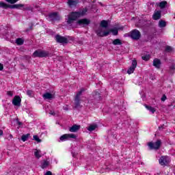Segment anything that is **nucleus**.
<instances>
[{
    "mask_svg": "<svg viewBox=\"0 0 175 175\" xmlns=\"http://www.w3.org/2000/svg\"><path fill=\"white\" fill-rule=\"evenodd\" d=\"M96 33L98 36L100 38H104L105 36H109L110 35V31H103L102 29H98L96 31Z\"/></svg>",
    "mask_w": 175,
    "mask_h": 175,
    "instance_id": "nucleus-11",
    "label": "nucleus"
},
{
    "mask_svg": "<svg viewBox=\"0 0 175 175\" xmlns=\"http://www.w3.org/2000/svg\"><path fill=\"white\" fill-rule=\"evenodd\" d=\"M51 116H55V112L51 111L49 113Z\"/></svg>",
    "mask_w": 175,
    "mask_h": 175,
    "instance_id": "nucleus-46",
    "label": "nucleus"
},
{
    "mask_svg": "<svg viewBox=\"0 0 175 175\" xmlns=\"http://www.w3.org/2000/svg\"><path fill=\"white\" fill-rule=\"evenodd\" d=\"M44 175H53V173L51 171H47Z\"/></svg>",
    "mask_w": 175,
    "mask_h": 175,
    "instance_id": "nucleus-43",
    "label": "nucleus"
},
{
    "mask_svg": "<svg viewBox=\"0 0 175 175\" xmlns=\"http://www.w3.org/2000/svg\"><path fill=\"white\" fill-rule=\"evenodd\" d=\"M33 139H34L36 142H37L38 143H41L42 142V139H40L39 138V136L38 135H33Z\"/></svg>",
    "mask_w": 175,
    "mask_h": 175,
    "instance_id": "nucleus-35",
    "label": "nucleus"
},
{
    "mask_svg": "<svg viewBox=\"0 0 175 175\" xmlns=\"http://www.w3.org/2000/svg\"><path fill=\"white\" fill-rule=\"evenodd\" d=\"M166 5H167V2L165 1H161L159 3V6L161 9H165V8H166Z\"/></svg>",
    "mask_w": 175,
    "mask_h": 175,
    "instance_id": "nucleus-28",
    "label": "nucleus"
},
{
    "mask_svg": "<svg viewBox=\"0 0 175 175\" xmlns=\"http://www.w3.org/2000/svg\"><path fill=\"white\" fill-rule=\"evenodd\" d=\"M159 163L161 166H166L170 163V159L167 156H161L159 159Z\"/></svg>",
    "mask_w": 175,
    "mask_h": 175,
    "instance_id": "nucleus-6",
    "label": "nucleus"
},
{
    "mask_svg": "<svg viewBox=\"0 0 175 175\" xmlns=\"http://www.w3.org/2000/svg\"><path fill=\"white\" fill-rule=\"evenodd\" d=\"M46 20H48V21H51L52 23L54 21H59L61 20V16L58 12H51L46 16Z\"/></svg>",
    "mask_w": 175,
    "mask_h": 175,
    "instance_id": "nucleus-3",
    "label": "nucleus"
},
{
    "mask_svg": "<svg viewBox=\"0 0 175 175\" xmlns=\"http://www.w3.org/2000/svg\"><path fill=\"white\" fill-rule=\"evenodd\" d=\"M7 95H8V96H13V92L8 91L7 92Z\"/></svg>",
    "mask_w": 175,
    "mask_h": 175,
    "instance_id": "nucleus-40",
    "label": "nucleus"
},
{
    "mask_svg": "<svg viewBox=\"0 0 175 175\" xmlns=\"http://www.w3.org/2000/svg\"><path fill=\"white\" fill-rule=\"evenodd\" d=\"M33 57H38L40 58H44V57H49V52L44 51H36L33 53Z\"/></svg>",
    "mask_w": 175,
    "mask_h": 175,
    "instance_id": "nucleus-7",
    "label": "nucleus"
},
{
    "mask_svg": "<svg viewBox=\"0 0 175 175\" xmlns=\"http://www.w3.org/2000/svg\"><path fill=\"white\" fill-rule=\"evenodd\" d=\"M76 135L71 134H64L62 135L59 138L60 142H66V140H69V139H76Z\"/></svg>",
    "mask_w": 175,
    "mask_h": 175,
    "instance_id": "nucleus-8",
    "label": "nucleus"
},
{
    "mask_svg": "<svg viewBox=\"0 0 175 175\" xmlns=\"http://www.w3.org/2000/svg\"><path fill=\"white\" fill-rule=\"evenodd\" d=\"M130 37L133 40H139L142 37V34L140 33V31H139V30L133 29L130 32Z\"/></svg>",
    "mask_w": 175,
    "mask_h": 175,
    "instance_id": "nucleus-5",
    "label": "nucleus"
},
{
    "mask_svg": "<svg viewBox=\"0 0 175 175\" xmlns=\"http://www.w3.org/2000/svg\"><path fill=\"white\" fill-rule=\"evenodd\" d=\"M174 70H175V64H172L168 70V73H170V75H174Z\"/></svg>",
    "mask_w": 175,
    "mask_h": 175,
    "instance_id": "nucleus-23",
    "label": "nucleus"
},
{
    "mask_svg": "<svg viewBox=\"0 0 175 175\" xmlns=\"http://www.w3.org/2000/svg\"><path fill=\"white\" fill-rule=\"evenodd\" d=\"M27 95L28 96H29L30 98H32V96L33 95V91H32V90H27Z\"/></svg>",
    "mask_w": 175,
    "mask_h": 175,
    "instance_id": "nucleus-37",
    "label": "nucleus"
},
{
    "mask_svg": "<svg viewBox=\"0 0 175 175\" xmlns=\"http://www.w3.org/2000/svg\"><path fill=\"white\" fill-rule=\"evenodd\" d=\"M161 144H162V141H161V139H158L154 143L149 142L148 144V146L150 150H159Z\"/></svg>",
    "mask_w": 175,
    "mask_h": 175,
    "instance_id": "nucleus-4",
    "label": "nucleus"
},
{
    "mask_svg": "<svg viewBox=\"0 0 175 175\" xmlns=\"http://www.w3.org/2000/svg\"><path fill=\"white\" fill-rule=\"evenodd\" d=\"M142 58L144 61H148V59L151 58V56H150V55H146L142 56Z\"/></svg>",
    "mask_w": 175,
    "mask_h": 175,
    "instance_id": "nucleus-36",
    "label": "nucleus"
},
{
    "mask_svg": "<svg viewBox=\"0 0 175 175\" xmlns=\"http://www.w3.org/2000/svg\"><path fill=\"white\" fill-rule=\"evenodd\" d=\"M100 25L102 27V28H107V27H109V23L107 21L103 20L100 22Z\"/></svg>",
    "mask_w": 175,
    "mask_h": 175,
    "instance_id": "nucleus-21",
    "label": "nucleus"
},
{
    "mask_svg": "<svg viewBox=\"0 0 175 175\" xmlns=\"http://www.w3.org/2000/svg\"><path fill=\"white\" fill-rule=\"evenodd\" d=\"M136 66H137V62L136 60H133L131 66L129 67L127 70L128 75H132L135 70L136 69Z\"/></svg>",
    "mask_w": 175,
    "mask_h": 175,
    "instance_id": "nucleus-9",
    "label": "nucleus"
},
{
    "mask_svg": "<svg viewBox=\"0 0 175 175\" xmlns=\"http://www.w3.org/2000/svg\"><path fill=\"white\" fill-rule=\"evenodd\" d=\"M0 8H3V9H8L9 8V5L3 2H0Z\"/></svg>",
    "mask_w": 175,
    "mask_h": 175,
    "instance_id": "nucleus-33",
    "label": "nucleus"
},
{
    "mask_svg": "<svg viewBox=\"0 0 175 175\" xmlns=\"http://www.w3.org/2000/svg\"><path fill=\"white\" fill-rule=\"evenodd\" d=\"M55 39L57 43H68V38L59 35H56Z\"/></svg>",
    "mask_w": 175,
    "mask_h": 175,
    "instance_id": "nucleus-10",
    "label": "nucleus"
},
{
    "mask_svg": "<svg viewBox=\"0 0 175 175\" xmlns=\"http://www.w3.org/2000/svg\"><path fill=\"white\" fill-rule=\"evenodd\" d=\"M87 12H88V9L85 8L79 12H72L70 13L66 21L68 25H72L77 18H80V17H83V16L85 15Z\"/></svg>",
    "mask_w": 175,
    "mask_h": 175,
    "instance_id": "nucleus-1",
    "label": "nucleus"
},
{
    "mask_svg": "<svg viewBox=\"0 0 175 175\" xmlns=\"http://www.w3.org/2000/svg\"><path fill=\"white\" fill-rule=\"evenodd\" d=\"M5 1L6 2H8V3H12V4L16 3V2L18 1V0H5Z\"/></svg>",
    "mask_w": 175,
    "mask_h": 175,
    "instance_id": "nucleus-39",
    "label": "nucleus"
},
{
    "mask_svg": "<svg viewBox=\"0 0 175 175\" xmlns=\"http://www.w3.org/2000/svg\"><path fill=\"white\" fill-rule=\"evenodd\" d=\"M93 96L96 100H102V96L100 95L99 92H94Z\"/></svg>",
    "mask_w": 175,
    "mask_h": 175,
    "instance_id": "nucleus-15",
    "label": "nucleus"
},
{
    "mask_svg": "<svg viewBox=\"0 0 175 175\" xmlns=\"http://www.w3.org/2000/svg\"><path fill=\"white\" fill-rule=\"evenodd\" d=\"M145 107H146V109H147V110H148L149 111L152 113V114H154L156 111L155 108H154L151 106H148L147 105H145Z\"/></svg>",
    "mask_w": 175,
    "mask_h": 175,
    "instance_id": "nucleus-25",
    "label": "nucleus"
},
{
    "mask_svg": "<svg viewBox=\"0 0 175 175\" xmlns=\"http://www.w3.org/2000/svg\"><path fill=\"white\" fill-rule=\"evenodd\" d=\"M153 20H159L161 18V11H157L154 12V14L152 16Z\"/></svg>",
    "mask_w": 175,
    "mask_h": 175,
    "instance_id": "nucleus-20",
    "label": "nucleus"
},
{
    "mask_svg": "<svg viewBox=\"0 0 175 175\" xmlns=\"http://www.w3.org/2000/svg\"><path fill=\"white\" fill-rule=\"evenodd\" d=\"M23 10H27L29 12H32L33 10V7L29 5H26L25 6H23Z\"/></svg>",
    "mask_w": 175,
    "mask_h": 175,
    "instance_id": "nucleus-27",
    "label": "nucleus"
},
{
    "mask_svg": "<svg viewBox=\"0 0 175 175\" xmlns=\"http://www.w3.org/2000/svg\"><path fill=\"white\" fill-rule=\"evenodd\" d=\"M166 100V95L163 94L161 97V101L165 102Z\"/></svg>",
    "mask_w": 175,
    "mask_h": 175,
    "instance_id": "nucleus-41",
    "label": "nucleus"
},
{
    "mask_svg": "<svg viewBox=\"0 0 175 175\" xmlns=\"http://www.w3.org/2000/svg\"><path fill=\"white\" fill-rule=\"evenodd\" d=\"M85 91V88H81L79 92H78L75 96L74 101H75V109H81V99L80 98L81 96L83 95V93Z\"/></svg>",
    "mask_w": 175,
    "mask_h": 175,
    "instance_id": "nucleus-2",
    "label": "nucleus"
},
{
    "mask_svg": "<svg viewBox=\"0 0 175 175\" xmlns=\"http://www.w3.org/2000/svg\"><path fill=\"white\" fill-rule=\"evenodd\" d=\"M112 44L114 46H121V44H122V42H121V40L117 38L113 41Z\"/></svg>",
    "mask_w": 175,
    "mask_h": 175,
    "instance_id": "nucleus-22",
    "label": "nucleus"
},
{
    "mask_svg": "<svg viewBox=\"0 0 175 175\" xmlns=\"http://www.w3.org/2000/svg\"><path fill=\"white\" fill-rule=\"evenodd\" d=\"M17 124L18 125H23V123L20 121H18V120H17Z\"/></svg>",
    "mask_w": 175,
    "mask_h": 175,
    "instance_id": "nucleus-47",
    "label": "nucleus"
},
{
    "mask_svg": "<svg viewBox=\"0 0 175 175\" xmlns=\"http://www.w3.org/2000/svg\"><path fill=\"white\" fill-rule=\"evenodd\" d=\"M65 110H68V109H67V108H66V109H65Z\"/></svg>",
    "mask_w": 175,
    "mask_h": 175,
    "instance_id": "nucleus-51",
    "label": "nucleus"
},
{
    "mask_svg": "<svg viewBox=\"0 0 175 175\" xmlns=\"http://www.w3.org/2000/svg\"><path fill=\"white\" fill-rule=\"evenodd\" d=\"M96 129V125H90L88 128V131H89L90 132H92V131H95Z\"/></svg>",
    "mask_w": 175,
    "mask_h": 175,
    "instance_id": "nucleus-32",
    "label": "nucleus"
},
{
    "mask_svg": "<svg viewBox=\"0 0 175 175\" xmlns=\"http://www.w3.org/2000/svg\"><path fill=\"white\" fill-rule=\"evenodd\" d=\"M159 28H165L166 27V22L165 21H159Z\"/></svg>",
    "mask_w": 175,
    "mask_h": 175,
    "instance_id": "nucleus-29",
    "label": "nucleus"
},
{
    "mask_svg": "<svg viewBox=\"0 0 175 175\" xmlns=\"http://www.w3.org/2000/svg\"><path fill=\"white\" fill-rule=\"evenodd\" d=\"M34 155L36 158H38V159H39V158H42L41 151L39 150H36L34 152Z\"/></svg>",
    "mask_w": 175,
    "mask_h": 175,
    "instance_id": "nucleus-26",
    "label": "nucleus"
},
{
    "mask_svg": "<svg viewBox=\"0 0 175 175\" xmlns=\"http://www.w3.org/2000/svg\"><path fill=\"white\" fill-rule=\"evenodd\" d=\"M98 3H99V5H100L101 6H103V4L102 3L99 2Z\"/></svg>",
    "mask_w": 175,
    "mask_h": 175,
    "instance_id": "nucleus-49",
    "label": "nucleus"
},
{
    "mask_svg": "<svg viewBox=\"0 0 175 175\" xmlns=\"http://www.w3.org/2000/svg\"><path fill=\"white\" fill-rule=\"evenodd\" d=\"M164 126H165V124H163V125L159 126V131H163V129H165Z\"/></svg>",
    "mask_w": 175,
    "mask_h": 175,
    "instance_id": "nucleus-42",
    "label": "nucleus"
},
{
    "mask_svg": "<svg viewBox=\"0 0 175 175\" xmlns=\"http://www.w3.org/2000/svg\"><path fill=\"white\" fill-rule=\"evenodd\" d=\"M90 23L91 21L88 18L80 19L77 21V24H79V25H90Z\"/></svg>",
    "mask_w": 175,
    "mask_h": 175,
    "instance_id": "nucleus-13",
    "label": "nucleus"
},
{
    "mask_svg": "<svg viewBox=\"0 0 175 175\" xmlns=\"http://www.w3.org/2000/svg\"><path fill=\"white\" fill-rule=\"evenodd\" d=\"M109 32H111L113 36H117V35H118V29L117 27L111 29Z\"/></svg>",
    "mask_w": 175,
    "mask_h": 175,
    "instance_id": "nucleus-24",
    "label": "nucleus"
},
{
    "mask_svg": "<svg viewBox=\"0 0 175 175\" xmlns=\"http://www.w3.org/2000/svg\"><path fill=\"white\" fill-rule=\"evenodd\" d=\"M43 98L44 99H53L54 95L49 92H46L43 94Z\"/></svg>",
    "mask_w": 175,
    "mask_h": 175,
    "instance_id": "nucleus-18",
    "label": "nucleus"
},
{
    "mask_svg": "<svg viewBox=\"0 0 175 175\" xmlns=\"http://www.w3.org/2000/svg\"><path fill=\"white\" fill-rule=\"evenodd\" d=\"M20 8H24V4L9 5L10 9H20Z\"/></svg>",
    "mask_w": 175,
    "mask_h": 175,
    "instance_id": "nucleus-17",
    "label": "nucleus"
},
{
    "mask_svg": "<svg viewBox=\"0 0 175 175\" xmlns=\"http://www.w3.org/2000/svg\"><path fill=\"white\" fill-rule=\"evenodd\" d=\"M0 70H3V64H0Z\"/></svg>",
    "mask_w": 175,
    "mask_h": 175,
    "instance_id": "nucleus-45",
    "label": "nucleus"
},
{
    "mask_svg": "<svg viewBox=\"0 0 175 175\" xmlns=\"http://www.w3.org/2000/svg\"><path fill=\"white\" fill-rule=\"evenodd\" d=\"M65 110H68V109H67V108H66V109H65Z\"/></svg>",
    "mask_w": 175,
    "mask_h": 175,
    "instance_id": "nucleus-50",
    "label": "nucleus"
},
{
    "mask_svg": "<svg viewBox=\"0 0 175 175\" xmlns=\"http://www.w3.org/2000/svg\"><path fill=\"white\" fill-rule=\"evenodd\" d=\"M47 166H49V161H44L42 163L41 167H42V169H46V167H47Z\"/></svg>",
    "mask_w": 175,
    "mask_h": 175,
    "instance_id": "nucleus-34",
    "label": "nucleus"
},
{
    "mask_svg": "<svg viewBox=\"0 0 175 175\" xmlns=\"http://www.w3.org/2000/svg\"><path fill=\"white\" fill-rule=\"evenodd\" d=\"M173 50V48H172V46H167L165 47V51H167V53H170V51H172Z\"/></svg>",
    "mask_w": 175,
    "mask_h": 175,
    "instance_id": "nucleus-38",
    "label": "nucleus"
},
{
    "mask_svg": "<svg viewBox=\"0 0 175 175\" xmlns=\"http://www.w3.org/2000/svg\"><path fill=\"white\" fill-rule=\"evenodd\" d=\"M67 3L70 8H73V6H76L77 5V1L68 0Z\"/></svg>",
    "mask_w": 175,
    "mask_h": 175,
    "instance_id": "nucleus-19",
    "label": "nucleus"
},
{
    "mask_svg": "<svg viewBox=\"0 0 175 175\" xmlns=\"http://www.w3.org/2000/svg\"><path fill=\"white\" fill-rule=\"evenodd\" d=\"M161 65H162V63L161 62V59L158 58H155L153 60V66H155L157 69H161Z\"/></svg>",
    "mask_w": 175,
    "mask_h": 175,
    "instance_id": "nucleus-14",
    "label": "nucleus"
},
{
    "mask_svg": "<svg viewBox=\"0 0 175 175\" xmlns=\"http://www.w3.org/2000/svg\"><path fill=\"white\" fill-rule=\"evenodd\" d=\"M3 135V131L0 130V136H2Z\"/></svg>",
    "mask_w": 175,
    "mask_h": 175,
    "instance_id": "nucleus-48",
    "label": "nucleus"
},
{
    "mask_svg": "<svg viewBox=\"0 0 175 175\" xmlns=\"http://www.w3.org/2000/svg\"><path fill=\"white\" fill-rule=\"evenodd\" d=\"M32 28H33V26L31 25V26L29 27V29H26V32H28V31L32 30Z\"/></svg>",
    "mask_w": 175,
    "mask_h": 175,
    "instance_id": "nucleus-44",
    "label": "nucleus"
},
{
    "mask_svg": "<svg viewBox=\"0 0 175 175\" xmlns=\"http://www.w3.org/2000/svg\"><path fill=\"white\" fill-rule=\"evenodd\" d=\"M79 129H80V126H79L77 124H75L72 126L70 127L69 131L75 133V132H77V131H79Z\"/></svg>",
    "mask_w": 175,
    "mask_h": 175,
    "instance_id": "nucleus-16",
    "label": "nucleus"
},
{
    "mask_svg": "<svg viewBox=\"0 0 175 175\" xmlns=\"http://www.w3.org/2000/svg\"><path fill=\"white\" fill-rule=\"evenodd\" d=\"M16 44H18L19 46H21L24 44V40L23 38H17L16 40Z\"/></svg>",
    "mask_w": 175,
    "mask_h": 175,
    "instance_id": "nucleus-30",
    "label": "nucleus"
},
{
    "mask_svg": "<svg viewBox=\"0 0 175 175\" xmlns=\"http://www.w3.org/2000/svg\"><path fill=\"white\" fill-rule=\"evenodd\" d=\"M12 105L14 106H21V98L18 96H16L14 99L12 100Z\"/></svg>",
    "mask_w": 175,
    "mask_h": 175,
    "instance_id": "nucleus-12",
    "label": "nucleus"
},
{
    "mask_svg": "<svg viewBox=\"0 0 175 175\" xmlns=\"http://www.w3.org/2000/svg\"><path fill=\"white\" fill-rule=\"evenodd\" d=\"M29 137V133L23 135L21 137V140H22V142H27V140H28Z\"/></svg>",
    "mask_w": 175,
    "mask_h": 175,
    "instance_id": "nucleus-31",
    "label": "nucleus"
}]
</instances>
